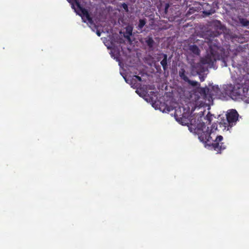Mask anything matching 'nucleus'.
I'll return each instance as SVG.
<instances>
[{
    "label": "nucleus",
    "mask_w": 249,
    "mask_h": 249,
    "mask_svg": "<svg viewBox=\"0 0 249 249\" xmlns=\"http://www.w3.org/2000/svg\"><path fill=\"white\" fill-rule=\"evenodd\" d=\"M101 33H101V32H100L99 30H97L96 34L97 35V36H101Z\"/></svg>",
    "instance_id": "18"
},
{
    "label": "nucleus",
    "mask_w": 249,
    "mask_h": 249,
    "mask_svg": "<svg viewBox=\"0 0 249 249\" xmlns=\"http://www.w3.org/2000/svg\"><path fill=\"white\" fill-rule=\"evenodd\" d=\"M126 7H127L126 5H124V9H125V8H126Z\"/></svg>",
    "instance_id": "20"
},
{
    "label": "nucleus",
    "mask_w": 249,
    "mask_h": 249,
    "mask_svg": "<svg viewBox=\"0 0 249 249\" xmlns=\"http://www.w3.org/2000/svg\"><path fill=\"white\" fill-rule=\"evenodd\" d=\"M213 13V12H206V13L207 15H210V14H212V13Z\"/></svg>",
    "instance_id": "19"
},
{
    "label": "nucleus",
    "mask_w": 249,
    "mask_h": 249,
    "mask_svg": "<svg viewBox=\"0 0 249 249\" xmlns=\"http://www.w3.org/2000/svg\"><path fill=\"white\" fill-rule=\"evenodd\" d=\"M68 2L71 5V7L75 12L81 17L84 22L87 20L91 24H94L92 18L90 16L88 11L81 6L78 0H68Z\"/></svg>",
    "instance_id": "3"
},
{
    "label": "nucleus",
    "mask_w": 249,
    "mask_h": 249,
    "mask_svg": "<svg viewBox=\"0 0 249 249\" xmlns=\"http://www.w3.org/2000/svg\"><path fill=\"white\" fill-rule=\"evenodd\" d=\"M180 76L185 81L188 82L190 85L193 86H197L198 85V83L196 81H191L188 79L187 77H186L183 71L179 72Z\"/></svg>",
    "instance_id": "8"
},
{
    "label": "nucleus",
    "mask_w": 249,
    "mask_h": 249,
    "mask_svg": "<svg viewBox=\"0 0 249 249\" xmlns=\"http://www.w3.org/2000/svg\"><path fill=\"white\" fill-rule=\"evenodd\" d=\"M190 49L195 54H198L199 53V50L196 46H190Z\"/></svg>",
    "instance_id": "11"
},
{
    "label": "nucleus",
    "mask_w": 249,
    "mask_h": 249,
    "mask_svg": "<svg viewBox=\"0 0 249 249\" xmlns=\"http://www.w3.org/2000/svg\"><path fill=\"white\" fill-rule=\"evenodd\" d=\"M224 92L233 100L240 99L249 103V88L247 89L245 87H240L238 85L234 86L229 85L224 87Z\"/></svg>",
    "instance_id": "2"
},
{
    "label": "nucleus",
    "mask_w": 249,
    "mask_h": 249,
    "mask_svg": "<svg viewBox=\"0 0 249 249\" xmlns=\"http://www.w3.org/2000/svg\"><path fill=\"white\" fill-rule=\"evenodd\" d=\"M227 119L221 121L220 123V127L222 128L223 130H228L233 126H231Z\"/></svg>",
    "instance_id": "7"
},
{
    "label": "nucleus",
    "mask_w": 249,
    "mask_h": 249,
    "mask_svg": "<svg viewBox=\"0 0 249 249\" xmlns=\"http://www.w3.org/2000/svg\"><path fill=\"white\" fill-rule=\"evenodd\" d=\"M141 90V89H137L136 90V92L138 94L140 95V96L143 97L147 102H151L152 107H154L156 109H159L162 112L165 113L169 112L171 110H173L172 108L168 107L166 105L165 106L163 104H160V105H159V102L155 101V99L156 98H155L156 97V95L155 94V93H154V94L155 95L154 97L152 96L150 97V98L148 99V98H147L146 95V94L148 93L146 91H143L142 92Z\"/></svg>",
    "instance_id": "4"
},
{
    "label": "nucleus",
    "mask_w": 249,
    "mask_h": 249,
    "mask_svg": "<svg viewBox=\"0 0 249 249\" xmlns=\"http://www.w3.org/2000/svg\"><path fill=\"white\" fill-rule=\"evenodd\" d=\"M219 50L217 46H214L213 48L211 46H210V54L208 53L205 58H203L201 60L202 64L211 65L213 64L214 61L218 58L217 54Z\"/></svg>",
    "instance_id": "5"
},
{
    "label": "nucleus",
    "mask_w": 249,
    "mask_h": 249,
    "mask_svg": "<svg viewBox=\"0 0 249 249\" xmlns=\"http://www.w3.org/2000/svg\"><path fill=\"white\" fill-rule=\"evenodd\" d=\"M153 40L152 38H149L147 40H146V42L147 43V44L148 45V46H149L150 47H151L152 46V43H153Z\"/></svg>",
    "instance_id": "15"
},
{
    "label": "nucleus",
    "mask_w": 249,
    "mask_h": 249,
    "mask_svg": "<svg viewBox=\"0 0 249 249\" xmlns=\"http://www.w3.org/2000/svg\"><path fill=\"white\" fill-rule=\"evenodd\" d=\"M132 29L133 28L131 26H127L125 28V33H124V37L127 38L129 41H130V36L132 35Z\"/></svg>",
    "instance_id": "9"
},
{
    "label": "nucleus",
    "mask_w": 249,
    "mask_h": 249,
    "mask_svg": "<svg viewBox=\"0 0 249 249\" xmlns=\"http://www.w3.org/2000/svg\"><path fill=\"white\" fill-rule=\"evenodd\" d=\"M198 99V97L196 93H194L190 95V99L191 102H196Z\"/></svg>",
    "instance_id": "10"
},
{
    "label": "nucleus",
    "mask_w": 249,
    "mask_h": 249,
    "mask_svg": "<svg viewBox=\"0 0 249 249\" xmlns=\"http://www.w3.org/2000/svg\"><path fill=\"white\" fill-rule=\"evenodd\" d=\"M179 107L175 109V117L177 121L183 125H187L190 131L198 135V139L202 142L205 147L213 148L219 151L225 149L226 146L221 142L223 137L218 134L217 125L212 124V115L208 114L206 117L201 116L196 119L192 118L189 109L186 111Z\"/></svg>",
    "instance_id": "1"
},
{
    "label": "nucleus",
    "mask_w": 249,
    "mask_h": 249,
    "mask_svg": "<svg viewBox=\"0 0 249 249\" xmlns=\"http://www.w3.org/2000/svg\"><path fill=\"white\" fill-rule=\"evenodd\" d=\"M103 42L107 49L109 50V40H107V38L105 37V39L103 40Z\"/></svg>",
    "instance_id": "14"
},
{
    "label": "nucleus",
    "mask_w": 249,
    "mask_h": 249,
    "mask_svg": "<svg viewBox=\"0 0 249 249\" xmlns=\"http://www.w3.org/2000/svg\"><path fill=\"white\" fill-rule=\"evenodd\" d=\"M242 24L245 26H249V21L247 20H242Z\"/></svg>",
    "instance_id": "16"
},
{
    "label": "nucleus",
    "mask_w": 249,
    "mask_h": 249,
    "mask_svg": "<svg viewBox=\"0 0 249 249\" xmlns=\"http://www.w3.org/2000/svg\"><path fill=\"white\" fill-rule=\"evenodd\" d=\"M145 24V22L144 20L143 19H140V22H139V27L140 29H141L143 27V26L144 25V24Z\"/></svg>",
    "instance_id": "13"
},
{
    "label": "nucleus",
    "mask_w": 249,
    "mask_h": 249,
    "mask_svg": "<svg viewBox=\"0 0 249 249\" xmlns=\"http://www.w3.org/2000/svg\"><path fill=\"white\" fill-rule=\"evenodd\" d=\"M166 59H167V56H166V55H165L164 59L160 62V63H161V65L163 66V68L164 69H165L166 65L167 64Z\"/></svg>",
    "instance_id": "12"
},
{
    "label": "nucleus",
    "mask_w": 249,
    "mask_h": 249,
    "mask_svg": "<svg viewBox=\"0 0 249 249\" xmlns=\"http://www.w3.org/2000/svg\"><path fill=\"white\" fill-rule=\"evenodd\" d=\"M133 79L134 80H138L139 81H141V78L140 77L138 76H134V78H133Z\"/></svg>",
    "instance_id": "17"
},
{
    "label": "nucleus",
    "mask_w": 249,
    "mask_h": 249,
    "mask_svg": "<svg viewBox=\"0 0 249 249\" xmlns=\"http://www.w3.org/2000/svg\"><path fill=\"white\" fill-rule=\"evenodd\" d=\"M227 119L231 126H233L238 119V114L234 109L229 110L227 114Z\"/></svg>",
    "instance_id": "6"
}]
</instances>
